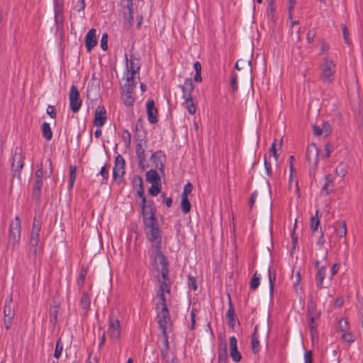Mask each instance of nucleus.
<instances>
[{
  "instance_id": "nucleus-1",
  "label": "nucleus",
  "mask_w": 363,
  "mask_h": 363,
  "mask_svg": "<svg viewBox=\"0 0 363 363\" xmlns=\"http://www.w3.org/2000/svg\"><path fill=\"white\" fill-rule=\"evenodd\" d=\"M154 267L161 273V278L159 279L160 283L158 292L170 293V282L168 276L167 261L164 255L158 250L152 261Z\"/></svg>"
},
{
  "instance_id": "nucleus-2",
  "label": "nucleus",
  "mask_w": 363,
  "mask_h": 363,
  "mask_svg": "<svg viewBox=\"0 0 363 363\" xmlns=\"http://www.w3.org/2000/svg\"><path fill=\"white\" fill-rule=\"evenodd\" d=\"M52 173L53 167L50 159H47L44 164L40 163L38 165V169L35 173V183L33 190V196L37 201H39L40 199L43 179L50 177Z\"/></svg>"
},
{
  "instance_id": "nucleus-3",
  "label": "nucleus",
  "mask_w": 363,
  "mask_h": 363,
  "mask_svg": "<svg viewBox=\"0 0 363 363\" xmlns=\"http://www.w3.org/2000/svg\"><path fill=\"white\" fill-rule=\"evenodd\" d=\"M52 173L53 167L50 159H47L44 164L40 163L38 165V169L35 173V183L33 190V196L37 201H39L40 199L43 179L50 177Z\"/></svg>"
},
{
  "instance_id": "nucleus-4",
  "label": "nucleus",
  "mask_w": 363,
  "mask_h": 363,
  "mask_svg": "<svg viewBox=\"0 0 363 363\" xmlns=\"http://www.w3.org/2000/svg\"><path fill=\"white\" fill-rule=\"evenodd\" d=\"M145 224L147 228V239L151 242H155V249L151 255V259L152 261H154L157 251L158 250L159 252H161L160 250V231L157 226L155 225V220L152 221V220L149 219L147 221H145Z\"/></svg>"
},
{
  "instance_id": "nucleus-5",
  "label": "nucleus",
  "mask_w": 363,
  "mask_h": 363,
  "mask_svg": "<svg viewBox=\"0 0 363 363\" xmlns=\"http://www.w3.org/2000/svg\"><path fill=\"white\" fill-rule=\"evenodd\" d=\"M335 72L336 65L335 62L333 60L329 59L328 57H325L321 69L320 75L323 82H333L334 80V74Z\"/></svg>"
},
{
  "instance_id": "nucleus-6",
  "label": "nucleus",
  "mask_w": 363,
  "mask_h": 363,
  "mask_svg": "<svg viewBox=\"0 0 363 363\" xmlns=\"http://www.w3.org/2000/svg\"><path fill=\"white\" fill-rule=\"evenodd\" d=\"M21 224L18 216L11 222L9 228V240L13 245H18L21 238Z\"/></svg>"
},
{
  "instance_id": "nucleus-7",
  "label": "nucleus",
  "mask_w": 363,
  "mask_h": 363,
  "mask_svg": "<svg viewBox=\"0 0 363 363\" xmlns=\"http://www.w3.org/2000/svg\"><path fill=\"white\" fill-rule=\"evenodd\" d=\"M109 337L114 342L118 340L121 337V326L118 318L111 315L108 328Z\"/></svg>"
},
{
  "instance_id": "nucleus-8",
  "label": "nucleus",
  "mask_w": 363,
  "mask_h": 363,
  "mask_svg": "<svg viewBox=\"0 0 363 363\" xmlns=\"http://www.w3.org/2000/svg\"><path fill=\"white\" fill-rule=\"evenodd\" d=\"M69 99L71 110L74 113H77L82 106V100L78 89L75 85H72L70 88Z\"/></svg>"
},
{
  "instance_id": "nucleus-9",
  "label": "nucleus",
  "mask_w": 363,
  "mask_h": 363,
  "mask_svg": "<svg viewBox=\"0 0 363 363\" xmlns=\"http://www.w3.org/2000/svg\"><path fill=\"white\" fill-rule=\"evenodd\" d=\"M157 313L158 318V324L162 330V332H164V330H167L168 327L171 324V318L169 312L167 308L156 309Z\"/></svg>"
},
{
  "instance_id": "nucleus-10",
  "label": "nucleus",
  "mask_w": 363,
  "mask_h": 363,
  "mask_svg": "<svg viewBox=\"0 0 363 363\" xmlns=\"http://www.w3.org/2000/svg\"><path fill=\"white\" fill-rule=\"evenodd\" d=\"M125 173V160L118 155L115 159V165L113 169V177L116 181H121Z\"/></svg>"
},
{
  "instance_id": "nucleus-11",
  "label": "nucleus",
  "mask_w": 363,
  "mask_h": 363,
  "mask_svg": "<svg viewBox=\"0 0 363 363\" xmlns=\"http://www.w3.org/2000/svg\"><path fill=\"white\" fill-rule=\"evenodd\" d=\"M126 62L127 74H129V77L130 79L133 77H138V72L140 69L139 60L131 56L130 60L126 58Z\"/></svg>"
},
{
  "instance_id": "nucleus-12",
  "label": "nucleus",
  "mask_w": 363,
  "mask_h": 363,
  "mask_svg": "<svg viewBox=\"0 0 363 363\" xmlns=\"http://www.w3.org/2000/svg\"><path fill=\"white\" fill-rule=\"evenodd\" d=\"M320 260L318 258L315 260V265L317 269L315 280L318 289H323V283L325 277V266H320Z\"/></svg>"
},
{
  "instance_id": "nucleus-13",
  "label": "nucleus",
  "mask_w": 363,
  "mask_h": 363,
  "mask_svg": "<svg viewBox=\"0 0 363 363\" xmlns=\"http://www.w3.org/2000/svg\"><path fill=\"white\" fill-rule=\"evenodd\" d=\"M106 111L104 106H98L95 111L94 125L100 128L104 125L106 121Z\"/></svg>"
},
{
  "instance_id": "nucleus-14",
  "label": "nucleus",
  "mask_w": 363,
  "mask_h": 363,
  "mask_svg": "<svg viewBox=\"0 0 363 363\" xmlns=\"http://www.w3.org/2000/svg\"><path fill=\"white\" fill-rule=\"evenodd\" d=\"M165 155L162 151H157L151 156V161L155 169L163 171L164 162L165 161Z\"/></svg>"
},
{
  "instance_id": "nucleus-15",
  "label": "nucleus",
  "mask_w": 363,
  "mask_h": 363,
  "mask_svg": "<svg viewBox=\"0 0 363 363\" xmlns=\"http://www.w3.org/2000/svg\"><path fill=\"white\" fill-rule=\"evenodd\" d=\"M230 356L235 362L241 360V354L238 350L237 339L235 337H230L229 339Z\"/></svg>"
},
{
  "instance_id": "nucleus-16",
  "label": "nucleus",
  "mask_w": 363,
  "mask_h": 363,
  "mask_svg": "<svg viewBox=\"0 0 363 363\" xmlns=\"http://www.w3.org/2000/svg\"><path fill=\"white\" fill-rule=\"evenodd\" d=\"M96 44V30L91 28L85 36V45L87 51L90 52Z\"/></svg>"
},
{
  "instance_id": "nucleus-17",
  "label": "nucleus",
  "mask_w": 363,
  "mask_h": 363,
  "mask_svg": "<svg viewBox=\"0 0 363 363\" xmlns=\"http://www.w3.org/2000/svg\"><path fill=\"white\" fill-rule=\"evenodd\" d=\"M136 155L138 160L140 167L143 171L145 170L148 167V165L146 163L145 149L143 147L140 143L138 144L136 146Z\"/></svg>"
},
{
  "instance_id": "nucleus-18",
  "label": "nucleus",
  "mask_w": 363,
  "mask_h": 363,
  "mask_svg": "<svg viewBox=\"0 0 363 363\" xmlns=\"http://www.w3.org/2000/svg\"><path fill=\"white\" fill-rule=\"evenodd\" d=\"M306 158L309 162L317 164L318 160V149L315 144L312 143L308 146L306 150Z\"/></svg>"
},
{
  "instance_id": "nucleus-19",
  "label": "nucleus",
  "mask_w": 363,
  "mask_h": 363,
  "mask_svg": "<svg viewBox=\"0 0 363 363\" xmlns=\"http://www.w3.org/2000/svg\"><path fill=\"white\" fill-rule=\"evenodd\" d=\"M147 113L149 121L151 123L157 122V110L155 108L154 101L150 100L147 102Z\"/></svg>"
},
{
  "instance_id": "nucleus-20",
  "label": "nucleus",
  "mask_w": 363,
  "mask_h": 363,
  "mask_svg": "<svg viewBox=\"0 0 363 363\" xmlns=\"http://www.w3.org/2000/svg\"><path fill=\"white\" fill-rule=\"evenodd\" d=\"M4 325L6 329L11 326L12 319L14 316V311L10 304L6 303L4 310Z\"/></svg>"
},
{
  "instance_id": "nucleus-21",
  "label": "nucleus",
  "mask_w": 363,
  "mask_h": 363,
  "mask_svg": "<svg viewBox=\"0 0 363 363\" xmlns=\"http://www.w3.org/2000/svg\"><path fill=\"white\" fill-rule=\"evenodd\" d=\"M194 89V85L191 79H186L182 86L183 92V99L192 98L191 93Z\"/></svg>"
},
{
  "instance_id": "nucleus-22",
  "label": "nucleus",
  "mask_w": 363,
  "mask_h": 363,
  "mask_svg": "<svg viewBox=\"0 0 363 363\" xmlns=\"http://www.w3.org/2000/svg\"><path fill=\"white\" fill-rule=\"evenodd\" d=\"M142 209H143V214L144 217L145 222L147 221V220L151 219L152 221L155 220L154 212H153V208L150 204H148L147 203H142Z\"/></svg>"
},
{
  "instance_id": "nucleus-23",
  "label": "nucleus",
  "mask_w": 363,
  "mask_h": 363,
  "mask_svg": "<svg viewBox=\"0 0 363 363\" xmlns=\"http://www.w3.org/2000/svg\"><path fill=\"white\" fill-rule=\"evenodd\" d=\"M308 319L317 320L319 318L320 313L315 308V304L313 301L308 303Z\"/></svg>"
},
{
  "instance_id": "nucleus-24",
  "label": "nucleus",
  "mask_w": 363,
  "mask_h": 363,
  "mask_svg": "<svg viewBox=\"0 0 363 363\" xmlns=\"http://www.w3.org/2000/svg\"><path fill=\"white\" fill-rule=\"evenodd\" d=\"M38 243H39V235L30 234V253L33 254L34 256H36L38 252Z\"/></svg>"
},
{
  "instance_id": "nucleus-25",
  "label": "nucleus",
  "mask_w": 363,
  "mask_h": 363,
  "mask_svg": "<svg viewBox=\"0 0 363 363\" xmlns=\"http://www.w3.org/2000/svg\"><path fill=\"white\" fill-rule=\"evenodd\" d=\"M334 189V182L332 175L328 174L325 177V184L322 187V191H325L327 194L332 192Z\"/></svg>"
},
{
  "instance_id": "nucleus-26",
  "label": "nucleus",
  "mask_w": 363,
  "mask_h": 363,
  "mask_svg": "<svg viewBox=\"0 0 363 363\" xmlns=\"http://www.w3.org/2000/svg\"><path fill=\"white\" fill-rule=\"evenodd\" d=\"M137 78L138 77H133L132 79H130L129 77V74H127L126 82L123 85V91H131L132 93H133L134 90L135 89L136 84H137V81H136Z\"/></svg>"
},
{
  "instance_id": "nucleus-27",
  "label": "nucleus",
  "mask_w": 363,
  "mask_h": 363,
  "mask_svg": "<svg viewBox=\"0 0 363 363\" xmlns=\"http://www.w3.org/2000/svg\"><path fill=\"white\" fill-rule=\"evenodd\" d=\"M121 4L124 8H127L128 9L129 12V16H128V24L130 26L133 25V2L132 0H124L121 1Z\"/></svg>"
},
{
  "instance_id": "nucleus-28",
  "label": "nucleus",
  "mask_w": 363,
  "mask_h": 363,
  "mask_svg": "<svg viewBox=\"0 0 363 363\" xmlns=\"http://www.w3.org/2000/svg\"><path fill=\"white\" fill-rule=\"evenodd\" d=\"M334 229L340 238L345 237L347 234V228L345 222H337L334 225Z\"/></svg>"
},
{
  "instance_id": "nucleus-29",
  "label": "nucleus",
  "mask_w": 363,
  "mask_h": 363,
  "mask_svg": "<svg viewBox=\"0 0 363 363\" xmlns=\"http://www.w3.org/2000/svg\"><path fill=\"white\" fill-rule=\"evenodd\" d=\"M146 179L151 184H157L160 182L158 173L154 169H150L146 173Z\"/></svg>"
},
{
  "instance_id": "nucleus-30",
  "label": "nucleus",
  "mask_w": 363,
  "mask_h": 363,
  "mask_svg": "<svg viewBox=\"0 0 363 363\" xmlns=\"http://www.w3.org/2000/svg\"><path fill=\"white\" fill-rule=\"evenodd\" d=\"M122 98L125 106H130L134 104L135 97L131 91H123Z\"/></svg>"
},
{
  "instance_id": "nucleus-31",
  "label": "nucleus",
  "mask_w": 363,
  "mask_h": 363,
  "mask_svg": "<svg viewBox=\"0 0 363 363\" xmlns=\"http://www.w3.org/2000/svg\"><path fill=\"white\" fill-rule=\"evenodd\" d=\"M43 136L47 140H50L52 138V132L51 130L50 124L44 122L41 126Z\"/></svg>"
},
{
  "instance_id": "nucleus-32",
  "label": "nucleus",
  "mask_w": 363,
  "mask_h": 363,
  "mask_svg": "<svg viewBox=\"0 0 363 363\" xmlns=\"http://www.w3.org/2000/svg\"><path fill=\"white\" fill-rule=\"evenodd\" d=\"M184 106L190 114H194L196 107L192 100V98H184Z\"/></svg>"
},
{
  "instance_id": "nucleus-33",
  "label": "nucleus",
  "mask_w": 363,
  "mask_h": 363,
  "mask_svg": "<svg viewBox=\"0 0 363 363\" xmlns=\"http://www.w3.org/2000/svg\"><path fill=\"white\" fill-rule=\"evenodd\" d=\"M91 303L90 296L87 293H84L81 301H80V306L81 307L85 310L87 311L89 308Z\"/></svg>"
},
{
  "instance_id": "nucleus-34",
  "label": "nucleus",
  "mask_w": 363,
  "mask_h": 363,
  "mask_svg": "<svg viewBox=\"0 0 363 363\" xmlns=\"http://www.w3.org/2000/svg\"><path fill=\"white\" fill-rule=\"evenodd\" d=\"M259 281L260 275L258 274L257 272H255L250 281V289L252 290H256L259 285Z\"/></svg>"
},
{
  "instance_id": "nucleus-35",
  "label": "nucleus",
  "mask_w": 363,
  "mask_h": 363,
  "mask_svg": "<svg viewBox=\"0 0 363 363\" xmlns=\"http://www.w3.org/2000/svg\"><path fill=\"white\" fill-rule=\"evenodd\" d=\"M164 294L165 293L157 292V297H158L159 301L156 305V309L163 308V307L167 308Z\"/></svg>"
},
{
  "instance_id": "nucleus-36",
  "label": "nucleus",
  "mask_w": 363,
  "mask_h": 363,
  "mask_svg": "<svg viewBox=\"0 0 363 363\" xmlns=\"http://www.w3.org/2000/svg\"><path fill=\"white\" fill-rule=\"evenodd\" d=\"M347 171V164H345L343 162H340L337 165V168L335 169V174L338 177H343L346 174Z\"/></svg>"
},
{
  "instance_id": "nucleus-37",
  "label": "nucleus",
  "mask_w": 363,
  "mask_h": 363,
  "mask_svg": "<svg viewBox=\"0 0 363 363\" xmlns=\"http://www.w3.org/2000/svg\"><path fill=\"white\" fill-rule=\"evenodd\" d=\"M181 208L184 213H187L191 210V203L188 197H182Z\"/></svg>"
},
{
  "instance_id": "nucleus-38",
  "label": "nucleus",
  "mask_w": 363,
  "mask_h": 363,
  "mask_svg": "<svg viewBox=\"0 0 363 363\" xmlns=\"http://www.w3.org/2000/svg\"><path fill=\"white\" fill-rule=\"evenodd\" d=\"M41 230V221L36 217L34 218L31 234L40 235Z\"/></svg>"
},
{
  "instance_id": "nucleus-39",
  "label": "nucleus",
  "mask_w": 363,
  "mask_h": 363,
  "mask_svg": "<svg viewBox=\"0 0 363 363\" xmlns=\"http://www.w3.org/2000/svg\"><path fill=\"white\" fill-rule=\"evenodd\" d=\"M318 258L320 260V262L325 261L328 258V250L325 248L318 249L315 260Z\"/></svg>"
},
{
  "instance_id": "nucleus-40",
  "label": "nucleus",
  "mask_w": 363,
  "mask_h": 363,
  "mask_svg": "<svg viewBox=\"0 0 363 363\" xmlns=\"http://www.w3.org/2000/svg\"><path fill=\"white\" fill-rule=\"evenodd\" d=\"M251 345H252V352L255 354L257 353L259 350V342L258 340V337L256 336V334L255 333L252 337L251 340Z\"/></svg>"
},
{
  "instance_id": "nucleus-41",
  "label": "nucleus",
  "mask_w": 363,
  "mask_h": 363,
  "mask_svg": "<svg viewBox=\"0 0 363 363\" xmlns=\"http://www.w3.org/2000/svg\"><path fill=\"white\" fill-rule=\"evenodd\" d=\"M226 316L227 318L229 319L230 320V326L233 328L234 326V316H235V311L233 309V307L232 306V303L230 301V306H229V308L228 310V312H227V314H226Z\"/></svg>"
},
{
  "instance_id": "nucleus-42",
  "label": "nucleus",
  "mask_w": 363,
  "mask_h": 363,
  "mask_svg": "<svg viewBox=\"0 0 363 363\" xmlns=\"http://www.w3.org/2000/svg\"><path fill=\"white\" fill-rule=\"evenodd\" d=\"M338 330L342 333H345L349 329V324L346 319L342 318L338 323Z\"/></svg>"
},
{
  "instance_id": "nucleus-43",
  "label": "nucleus",
  "mask_w": 363,
  "mask_h": 363,
  "mask_svg": "<svg viewBox=\"0 0 363 363\" xmlns=\"http://www.w3.org/2000/svg\"><path fill=\"white\" fill-rule=\"evenodd\" d=\"M161 190V184L160 183L157 184H152L150 188L148 190V192L152 196H157Z\"/></svg>"
},
{
  "instance_id": "nucleus-44",
  "label": "nucleus",
  "mask_w": 363,
  "mask_h": 363,
  "mask_svg": "<svg viewBox=\"0 0 363 363\" xmlns=\"http://www.w3.org/2000/svg\"><path fill=\"white\" fill-rule=\"evenodd\" d=\"M62 349H63L62 342L61 341V339H59L57 341L56 347H55V353H54V357L56 359H59L60 357L61 356V354H62Z\"/></svg>"
},
{
  "instance_id": "nucleus-45",
  "label": "nucleus",
  "mask_w": 363,
  "mask_h": 363,
  "mask_svg": "<svg viewBox=\"0 0 363 363\" xmlns=\"http://www.w3.org/2000/svg\"><path fill=\"white\" fill-rule=\"evenodd\" d=\"M76 167L70 166L69 167V187L72 188L76 179Z\"/></svg>"
},
{
  "instance_id": "nucleus-46",
  "label": "nucleus",
  "mask_w": 363,
  "mask_h": 363,
  "mask_svg": "<svg viewBox=\"0 0 363 363\" xmlns=\"http://www.w3.org/2000/svg\"><path fill=\"white\" fill-rule=\"evenodd\" d=\"M333 150V146L331 143H326L324 146V153L322 155L323 159H327L330 157V153Z\"/></svg>"
},
{
  "instance_id": "nucleus-47",
  "label": "nucleus",
  "mask_w": 363,
  "mask_h": 363,
  "mask_svg": "<svg viewBox=\"0 0 363 363\" xmlns=\"http://www.w3.org/2000/svg\"><path fill=\"white\" fill-rule=\"evenodd\" d=\"M58 306H53L50 308V316L52 321L56 322L57 320Z\"/></svg>"
},
{
  "instance_id": "nucleus-48",
  "label": "nucleus",
  "mask_w": 363,
  "mask_h": 363,
  "mask_svg": "<svg viewBox=\"0 0 363 363\" xmlns=\"http://www.w3.org/2000/svg\"><path fill=\"white\" fill-rule=\"evenodd\" d=\"M318 211H316L315 216L311 217V228L312 230L315 231L318 229V227L320 224L319 220L317 218Z\"/></svg>"
},
{
  "instance_id": "nucleus-49",
  "label": "nucleus",
  "mask_w": 363,
  "mask_h": 363,
  "mask_svg": "<svg viewBox=\"0 0 363 363\" xmlns=\"http://www.w3.org/2000/svg\"><path fill=\"white\" fill-rule=\"evenodd\" d=\"M86 274H87L86 269L82 268V269L79 274L78 281H77V284L79 287H82V286L84 285Z\"/></svg>"
},
{
  "instance_id": "nucleus-50",
  "label": "nucleus",
  "mask_w": 363,
  "mask_h": 363,
  "mask_svg": "<svg viewBox=\"0 0 363 363\" xmlns=\"http://www.w3.org/2000/svg\"><path fill=\"white\" fill-rule=\"evenodd\" d=\"M341 339L347 343H352L354 341V337L352 333H343L341 335Z\"/></svg>"
},
{
  "instance_id": "nucleus-51",
  "label": "nucleus",
  "mask_w": 363,
  "mask_h": 363,
  "mask_svg": "<svg viewBox=\"0 0 363 363\" xmlns=\"http://www.w3.org/2000/svg\"><path fill=\"white\" fill-rule=\"evenodd\" d=\"M245 65L250 66V61L248 60L240 59V60H238L236 62L235 67L238 70H240L243 67V66H245Z\"/></svg>"
},
{
  "instance_id": "nucleus-52",
  "label": "nucleus",
  "mask_w": 363,
  "mask_h": 363,
  "mask_svg": "<svg viewBox=\"0 0 363 363\" xmlns=\"http://www.w3.org/2000/svg\"><path fill=\"white\" fill-rule=\"evenodd\" d=\"M162 348L169 349L167 330H164V332H162Z\"/></svg>"
},
{
  "instance_id": "nucleus-53",
  "label": "nucleus",
  "mask_w": 363,
  "mask_h": 363,
  "mask_svg": "<svg viewBox=\"0 0 363 363\" xmlns=\"http://www.w3.org/2000/svg\"><path fill=\"white\" fill-rule=\"evenodd\" d=\"M138 179L140 182V189L138 190V194L139 197L141 199L142 203H146V199L145 196L144 189L143 187V181L140 177L138 178Z\"/></svg>"
},
{
  "instance_id": "nucleus-54",
  "label": "nucleus",
  "mask_w": 363,
  "mask_h": 363,
  "mask_svg": "<svg viewBox=\"0 0 363 363\" xmlns=\"http://www.w3.org/2000/svg\"><path fill=\"white\" fill-rule=\"evenodd\" d=\"M192 188V184L190 182L186 184L184 187V191L182 194V197H188V194H189L191 192Z\"/></svg>"
},
{
  "instance_id": "nucleus-55",
  "label": "nucleus",
  "mask_w": 363,
  "mask_h": 363,
  "mask_svg": "<svg viewBox=\"0 0 363 363\" xmlns=\"http://www.w3.org/2000/svg\"><path fill=\"white\" fill-rule=\"evenodd\" d=\"M315 320H308V327L310 328L311 334L312 337L313 338L314 335H316V325L315 324Z\"/></svg>"
},
{
  "instance_id": "nucleus-56",
  "label": "nucleus",
  "mask_w": 363,
  "mask_h": 363,
  "mask_svg": "<svg viewBox=\"0 0 363 363\" xmlns=\"http://www.w3.org/2000/svg\"><path fill=\"white\" fill-rule=\"evenodd\" d=\"M107 41H108V35L106 33H104L101 37V42H100V45L103 50H106L108 49Z\"/></svg>"
},
{
  "instance_id": "nucleus-57",
  "label": "nucleus",
  "mask_w": 363,
  "mask_h": 363,
  "mask_svg": "<svg viewBox=\"0 0 363 363\" xmlns=\"http://www.w3.org/2000/svg\"><path fill=\"white\" fill-rule=\"evenodd\" d=\"M63 2V0H55V11L56 15L61 12Z\"/></svg>"
},
{
  "instance_id": "nucleus-58",
  "label": "nucleus",
  "mask_w": 363,
  "mask_h": 363,
  "mask_svg": "<svg viewBox=\"0 0 363 363\" xmlns=\"http://www.w3.org/2000/svg\"><path fill=\"white\" fill-rule=\"evenodd\" d=\"M341 28H342V34H343V38H344V40H345V43H347V44H350V40L348 38L349 32H348L347 26L345 24H342L341 25Z\"/></svg>"
},
{
  "instance_id": "nucleus-59",
  "label": "nucleus",
  "mask_w": 363,
  "mask_h": 363,
  "mask_svg": "<svg viewBox=\"0 0 363 363\" xmlns=\"http://www.w3.org/2000/svg\"><path fill=\"white\" fill-rule=\"evenodd\" d=\"M17 162V164H16V167L18 168V169H21L23 168V161L21 160V155H18L17 156L16 155L14 156L13 157V167L15 166V163Z\"/></svg>"
},
{
  "instance_id": "nucleus-60",
  "label": "nucleus",
  "mask_w": 363,
  "mask_h": 363,
  "mask_svg": "<svg viewBox=\"0 0 363 363\" xmlns=\"http://www.w3.org/2000/svg\"><path fill=\"white\" fill-rule=\"evenodd\" d=\"M268 277H269L270 289L272 290L276 277H275L274 274H272L271 268L268 269Z\"/></svg>"
},
{
  "instance_id": "nucleus-61",
  "label": "nucleus",
  "mask_w": 363,
  "mask_h": 363,
  "mask_svg": "<svg viewBox=\"0 0 363 363\" xmlns=\"http://www.w3.org/2000/svg\"><path fill=\"white\" fill-rule=\"evenodd\" d=\"M169 350V349L161 348V357L162 361L165 363L168 362Z\"/></svg>"
},
{
  "instance_id": "nucleus-62",
  "label": "nucleus",
  "mask_w": 363,
  "mask_h": 363,
  "mask_svg": "<svg viewBox=\"0 0 363 363\" xmlns=\"http://www.w3.org/2000/svg\"><path fill=\"white\" fill-rule=\"evenodd\" d=\"M189 286L193 290L197 289V285H196V279L193 277H189V281H188Z\"/></svg>"
},
{
  "instance_id": "nucleus-63",
  "label": "nucleus",
  "mask_w": 363,
  "mask_h": 363,
  "mask_svg": "<svg viewBox=\"0 0 363 363\" xmlns=\"http://www.w3.org/2000/svg\"><path fill=\"white\" fill-rule=\"evenodd\" d=\"M304 362L305 363H313V352L311 350L306 352L304 355Z\"/></svg>"
},
{
  "instance_id": "nucleus-64",
  "label": "nucleus",
  "mask_w": 363,
  "mask_h": 363,
  "mask_svg": "<svg viewBox=\"0 0 363 363\" xmlns=\"http://www.w3.org/2000/svg\"><path fill=\"white\" fill-rule=\"evenodd\" d=\"M316 35V33L314 30H310L307 33V41L308 43H311L313 42L314 38Z\"/></svg>"
}]
</instances>
